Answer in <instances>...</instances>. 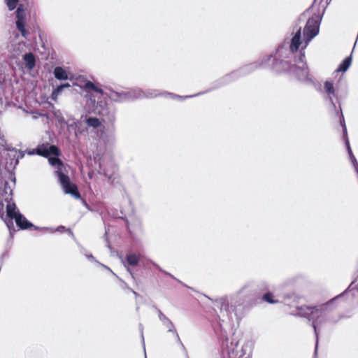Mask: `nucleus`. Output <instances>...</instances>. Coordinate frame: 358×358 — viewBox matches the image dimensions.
Returning a JSON list of instances; mask_svg holds the SVG:
<instances>
[{"label": "nucleus", "instance_id": "9d476101", "mask_svg": "<svg viewBox=\"0 0 358 358\" xmlns=\"http://www.w3.org/2000/svg\"><path fill=\"white\" fill-rule=\"evenodd\" d=\"M96 113L102 117L103 121L108 124H113L116 120V109L101 101L96 108Z\"/></svg>", "mask_w": 358, "mask_h": 358}, {"label": "nucleus", "instance_id": "f3484780", "mask_svg": "<svg viewBox=\"0 0 358 358\" xmlns=\"http://www.w3.org/2000/svg\"><path fill=\"white\" fill-rule=\"evenodd\" d=\"M84 89L87 92H90L91 91L99 93L101 94H105L102 89L96 87L92 82L87 81L84 85Z\"/></svg>", "mask_w": 358, "mask_h": 358}, {"label": "nucleus", "instance_id": "79ce46f5", "mask_svg": "<svg viewBox=\"0 0 358 358\" xmlns=\"http://www.w3.org/2000/svg\"><path fill=\"white\" fill-rule=\"evenodd\" d=\"M141 337H142V340H143V346L145 347V343H144V336L143 334V327H142V325L141 324Z\"/></svg>", "mask_w": 358, "mask_h": 358}, {"label": "nucleus", "instance_id": "412c9836", "mask_svg": "<svg viewBox=\"0 0 358 358\" xmlns=\"http://www.w3.org/2000/svg\"><path fill=\"white\" fill-rule=\"evenodd\" d=\"M69 87H70V85L67 83L61 84L60 85H58L56 88L54 89V90L52 92V94H51L52 99L56 100L57 99L58 96L63 91V90L64 88H69Z\"/></svg>", "mask_w": 358, "mask_h": 358}, {"label": "nucleus", "instance_id": "58836bf2", "mask_svg": "<svg viewBox=\"0 0 358 358\" xmlns=\"http://www.w3.org/2000/svg\"><path fill=\"white\" fill-rule=\"evenodd\" d=\"M309 12V10H307L305 13H303V14H301L299 18V20L301 21V20H304L305 18L306 17V15L307 13Z\"/></svg>", "mask_w": 358, "mask_h": 358}, {"label": "nucleus", "instance_id": "e433bc0d", "mask_svg": "<svg viewBox=\"0 0 358 358\" xmlns=\"http://www.w3.org/2000/svg\"><path fill=\"white\" fill-rule=\"evenodd\" d=\"M100 169H101V171L103 172V174L106 176V177H108V179H110L111 178V176L110 174H108L106 171L105 169H102V166L101 165H100Z\"/></svg>", "mask_w": 358, "mask_h": 358}, {"label": "nucleus", "instance_id": "dca6fc26", "mask_svg": "<svg viewBox=\"0 0 358 358\" xmlns=\"http://www.w3.org/2000/svg\"><path fill=\"white\" fill-rule=\"evenodd\" d=\"M53 74L56 79L59 80H66L69 78L66 71L61 66H57L54 69Z\"/></svg>", "mask_w": 358, "mask_h": 358}, {"label": "nucleus", "instance_id": "f704fd0d", "mask_svg": "<svg viewBox=\"0 0 358 358\" xmlns=\"http://www.w3.org/2000/svg\"><path fill=\"white\" fill-rule=\"evenodd\" d=\"M67 127H68V130L69 131H70V130H76V122H72L71 124H67Z\"/></svg>", "mask_w": 358, "mask_h": 358}, {"label": "nucleus", "instance_id": "9b49d317", "mask_svg": "<svg viewBox=\"0 0 358 358\" xmlns=\"http://www.w3.org/2000/svg\"><path fill=\"white\" fill-rule=\"evenodd\" d=\"M8 150L9 152L6 157V168L8 170L14 169L18 164L19 160L24 157V153L16 148H8Z\"/></svg>", "mask_w": 358, "mask_h": 358}, {"label": "nucleus", "instance_id": "5701e85b", "mask_svg": "<svg viewBox=\"0 0 358 358\" xmlns=\"http://www.w3.org/2000/svg\"><path fill=\"white\" fill-rule=\"evenodd\" d=\"M41 230L45 231H50L51 233L54 232L55 231H59V232L68 231L70 234V235L73 238H74V234H73V231L70 229H66V227L62 225L57 227L55 230L50 227H42V228H41Z\"/></svg>", "mask_w": 358, "mask_h": 358}, {"label": "nucleus", "instance_id": "7c9ffc66", "mask_svg": "<svg viewBox=\"0 0 358 358\" xmlns=\"http://www.w3.org/2000/svg\"><path fill=\"white\" fill-rule=\"evenodd\" d=\"M340 124H341V127H343V136L348 135L347 128H346L344 117H343V115L342 113H341V117H340Z\"/></svg>", "mask_w": 358, "mask_h": 358}, {"label": "nucleus", "instance_id": "de8ad7c7", "mask_svg": "<svg viewBox=\"0 0 358 358\" xmlns=\"http://www.w3.org/2000/svg\"><path fill=\"white\" fill-rule=\"evenodd\" d=\"M96 262H97V264H100V262H97V261H96Z\"/></svg>", "mask_w": 358, "mask_h": 358}, {"label": "nucleus", "instance_id": "4be33fe9", "mask_svg": "<svg viewBox=\"0 0 358 358\" xmlns=\"http://www.w3.org/2000/svg\"><path fill=\"white\" fill-rule=\"evenodd\" d=\"M352 63V56L347 57L342 63L338 66L336 71L338 72H345L350 67Z\"/></svg>", "mask_w": 358, "mask_h": 358}, {"label": "nucleus", "instance_id": "f257e3e1", "mask_svg": "<svg viewBox=\"0 0 358 358\" xmlns=\"http://www.w3.org/2000/svg\"><path fill=\"white\" fill-rule=\"evenodd\" d=\"M212 301L219 322L216 334L223 353L226 352L231 357L236 355L238 342L234 338L229 341L228 331L232 329L234 322L238 320V307L241 306L239 294L225 295Z\"/></svg>", "mask_w": 358, "mask_h": 358}, {"label": "nucleus", "instance_id": "2eb2a0df", "mask_svg": "<svg viewBox=\"0 0 358 358\" xmlns=\"http://www.w3.org/2000/svg\"><path fill=\"white\" fill-rule=\"evenodd\" d=\"M22 58L25 62L26 67L29 70L33 69L36 65L34 55L32 52H27L23 55Z\"/></svg>", "mask_w": 358, "mask_h": 358}, {"label": "nucleus", "instance_id": "f8f14e48", "mask_svg": "<svg viewBox=\"0 0 358 358\" xmlns=\"http://www.w3.org/2000/svg\"><path fill=\"white\" fill-rule=\"evenodd\" d=\"M36 155L48 158L51 155H59L60 150L55 145L43 143L36 147Z\"/></svg>", "mask_w": 358, "mask_h": 358}, {"label": "nucleus", "instance_id": "c03bdc74", "mask_svg": "<svg viewBox=\"0 0 358 358\" xmlns=\"http://www.w3.org/2000/svg\"><path fill=\"white\" fill-rule=\"evenodd\" d=\"M8 182H6L5 185H4V189H5V191H6V187H8Z\"/></svg>", "mask_w": 358, "mask_h": 358}, {"label": "nucleus", "instance_id": "bb28decb", "mask_svg": "<svg viewBox=\"0 0 358 358\" xmlns=\"http://www.w3.org/2000/svg\"><path fill=\"white\" fill-rule=\"evenodd\" d=\"M273 296L272 293L268 292L262 296V299L264 301H266L268 303H271V304H275V303H278V301L274 300L273 299Z\"/></svg>", "mask_w": 358, "mask_h": 358}, {"label": "nucleus", "instance_id": "ddd939ff", "mask_svg": "<svg viewBox=\"0 0 358 358\" xmlns=\"http://www.w3.org/2000/svg\"><path fill=\"white\" fill-rule=\"evenodd\" d=\"M322 92L324 94V99L329 101L334 109L336 110V104L334 102V98H337L335 88L331 81L327 80L324 83V89Z\"/></svg>", "mask_w": 358, "mask_h": 358}, {"label": "nucleus", "instance_id": "a18cd8bd", "mask_svg": "<svg viewBox=\"0 0 358 358\" xmlns=\"http://www.w3.org/2000/svg\"><path fill=\"white\" fill-rule=\"evenodd\" d=\"M131 290L132 291V292H133V294H134V295L138 296V293H137V292H136L135 291H134V290H132V289H131Z\"/></svg>", "mask_w": 358, "mask_h": 358}, {"label": "nucleus", "instance_id": "20e7f679", "mask_svg": "<svg viewBox=\"0 0 358 358\" xmlns=\"http://www.w3.org/2000/svg\"><path fill=\"white\" fill-rule=\"evenodd\" d=\"M301 28L299 27L294 36L289 41L285 40L276 50L275 57L272 54L262 56L257 62L259 68H268L271 66L273 69V59H286L291 57L295 52H298L301 45Z\"/></svg>", "mask_w": 358, "mask_h": 358}, {"label": "nucleus", "instance_id": "a878e982", "mask_svg": "<svg viewBox=\"0 0 358 358\" xmlns=\"http://www.w3.org/2000/svg\"><path fill=\"white\" fill-rule=\"evenodd\" d=\"M15 15L17 20H24L25 11L24 8V6L22 4H20L17 7V10L15 11Z\"/></svg>", "mask_w": 358, "mask_h": 358}, {"label": "nucleus", "instance_id": "c85d7f7f", "mask_svg": "<svg viewBox=\"0 0 358 358\" xmlns=\"http://www.w3.org/2000/svg\"><path fill=\"white\" fill-rule=\"evenodd\" d=\"M152 264H153L154 266H155L157 269H159L161 272H162L163 273H164L165 275H167L170 277H171L172 278L175 279L176 280H177L178 282L181 283L182 285H183L184 286L187 287L182 282H181L180 280L177 279L176 278H175L173 275H171L170 273L163 270L158 264H157L155 262H152Z\"/></svg>", "mask_w": 358, "mask_h": 358}, {"label": "nucleus", "instance_id": "37998d69", "mask_svg": "<svg viewBox=\"0 0 358 358\" xmlns=\"http://www.w3.org/2000/svg\"><path fill=\"white\" fill-rule=\"evenodd\" d=\"M127 271L129 272V273L131 275L132 278L134 279V275L132 271H131V269L129 268H127Z\"/></svg>", "mask_w": 358, "mask_h": 358}, {"label": "nucleus", "instance_id": "f03ea898", "mask_svg": "<svg viewBox=\"0 0 358 358\" xmlns=\"http://www.w3.org/2000/svg\"><path fill=\"white\" fill-rule=\"evenodd\" d=\"M342 295L343 294L320 306H297L291 312L292 315L306 318L311 322L316 337L315 351L317 348L319 331L324 327L336 324L341 318L340 315L331 309V304L333 301Z\"/></svg>", "mask_w": 358, "mask_h": 358}, {"label": "nucleus", "instance_id": "09e8293b", "mask_svg": "<svg viewBox=\"0 0 358 358\" xmlns=\"http://www.w3.org/2000/svg\"><path fill=\"white\" fill-rule=\"evenodd\" d=\"M96 262H97V264H100V262H97V261H96Z\"/></svg>", "mask_w": 358, "mask_h": 358}, {"label": "nucleus", "instance_id": "72a5a7b5", "mask_svg": "<svg viewBox=\"0 0 358 358\" xmlns=\"http://www.w3.org/2000/svg\"><path fill=\"white\" fill-rule=\"evenodd\" d=\"M258 287L261 290H267L268 289V285L266 282H261L258 285Z\"/></svg>", "mask_w": 358, "mask_h": 358}, {"label": "nucleus", "instance_id": "39448f33", "mask_svg": "<svg viewBox=\"0 0 358 358\" xmlns=\"http://www.w3.org/2000/svg\"><path fill=\"white\" fill-rule=\"evenodd\" d=\"M105 94L113 101L122 103L136 99L152 98L160 94L157 93L156 90H149L144 92L140 88H133L128 90L109 88L105 92Z\"/></svg>", "mask_w": 358, "mask_h": 358}, {"label": "nucleus", "instance_id": "6e6552de", "mask_svg": "<svg viewBox=\"0 0 358 358\" xmlns=\"http://www.w3.org/2000/svg\"><path fill=\"white\" fill-rule=\"evenodd\" d=\"M321 21L322 15L320 14H313L308 19L303 29L304 45L301 50L303 51L312 39L319 34Z\"/></svg>", "mask_w": 358, "mask_h": 358}, {"label": "nucleus", "instance_id": "a211bd4d", "mask_svg": "<svg viewBox=\"0 0 358 358\" xmlns=\"http://www.w3.org/2000/svg\"><path fill=\"white\" fill-rule=\"evenodd\" d=\"M84 89L87 92H90L91 91L99 93L101 94H105L102 89L96 87L92 82L87 81L84 85Z\"/></svg>", "mask_w": 358, "mask_h": 358}, {"label": "nucleus", "instance_id": "2f4dec72", "mask_svg": "<svg viewBox=\"0 0 358 358\" xmlns=\"http://www.w3.org/2000/svg\"><path fill=\"white\" fill-rule=\"evenodd\" d=\"M343 140H344V142H345V147H346L347 151L348 152V155H352V149L350 148V142H349V140H348V135L343 136Z\"/></svg>", "mask_w": 358, "mask_h": 358}, {"label": "nucleus", "instance_id": "393cba45", "mask_svg": "<svg viewBox=\"0 0 358 358\" xmlns=\"http://www.w3.org/2000/svg\"><path fill=\"white\" fill-rule=\"evenodd\" d=\"M210 90H206V92H202L197 93L196 94L185 96H182L177 95V94H175L173 93H169V92H166V94H167L168 96H169L172 99H180V100H184V99H188V98H192V97H194V96H199V95L203 94H204L206 92H208Z\"/></svg>", "mask_w": 358, "mask_h": 358}, {"label": "nucleus", "instance_id": "1a4fd4ad", "mask_svg": "<svg viewBox=\"0 0 358 358\" xmlns=\"http://www.w3.org/2000/svg\"><path fill=\"white\" fill-rule=\"evenodd\" d=\"M258 69L257 62H252L246 64L240 69L231 72L229 74L225 75L221 79L218 80V85L217 87H220L222 85H227L231 82H233L241 77L245 76L250 73L253 72Z\"/></svg>", "mask_w": 358, "mask_h": 358}, {"label": "nucleus", "instance_id": "4468645a", "mask_svg": "<svg viewBox=\"0 0 358 358\" xmlns=\"http://www.w3.org/2000/svg\"><path fill=\"white\" fill-rule=\"evenodd\" d=\"M158 313L159 320L162 322L163 326L167 329L168 332L173 333L176 331L175 325L172 321L166 317L159 309L156 308Z\"/></svg>", "mask_w": 358, "mask_h": 358}, {"label": "nucleus", "instance_id": "423d86ee", "mask_svg": "<svg viewBox=\"0 0 358 358\" xmlns=\"http://www.w3.org/2000/svg\"><path fill=\"white\" fill-rule=\"evenodd\" d=\"M58 157L59 155H51L48 157V159L50 164L57 169L55 173L57 176L64 192L71 194L76 199H80V194L77 186L71 181L67 175L63 173L62 170L64 168V165Z\"/></svg>", "mask_w": 358, "mask_h": 358}, {"label": "nucleus", "instance_id": "8fccbe9b", "mask_svg": "<svg viewBox=\"0 0 358 358\" xmlns=\"http://www.w3.org/2000/svg\"><path fill=\"white\" fill-rule=\"evenodd\" d=\"M357 289H358V285H357Z\"/></svg>", "mask_w": 358, "mask_h": 358}, {"label": "nucleus", "instance_id": "aec40b11", "mask_svg": "<svg viewBox=\"0 0 358 358\" xmlns=\"http://www.w3.org/2000/svg\"><path fill=\"white\" fill-rule=\"evenodd\" d=\"M85 123L89 127L94 129L98 128L101 125V122L99 118L95 117H87L85 119Z\"/></svg>", "mask_w": 358, "mask_h": 358}, {"label": "nucleus", "instance_id": "c9c22d12", "mask_svg": "<svg viewBox=\"0 0 358 358\" xmlns=\"http://www.w3.org/2000/svg\"><path fill=\"white\" fill-rule=\"evenodd\" d=\"M85 257L87 259H88L89 260H91V261H94V262H96V260L95 259V258L94 257V256L90 254V253H87V254H85Z\"/></svg>", "mask_w": 358, "mask_h": 358}, {"label": "nucleus", "instance_id": "0eeeda50", "mask_svg": "<svg viewBox=\"0 0 358 358\" xmlns=\"http://www.w3.org/2000/svg\"><path fill=\"white\" fill-rule=\"evenodd\" d=\"M6 215L9 218L8 220H5V222L10 231L11 227H13V220H15L17 226L20 229H27L34 228L35 230L40 229L38 227L34 225L31 222L27 220V218L17 209L15 203H8L6 206Z\"/></svg>", "mask_w": 358, "mask_h": 358}, {"label": "nucleus", "instance_id": "b1692460", "mask_svg": "<svg viewBox=\"0 0 358 358\" xmlns=\"http://www.w3.org/2000/svg\"><path fill=\"white\" fill-rule=\"evenodd\" d=\"M17 29L21 33L22 36L27 38L28 32L26 31L24 25V20H17L15 22Z\"/></svg>", "mask_w": 358, "mask_h": 358}, {"label": "nucleus", "instance_id": "6ab92c4d", "mask_svg": "<svg viewBox=\"0 0 358 358\" xmlns=\"http://www.w3.org/2000/svg\"><path fill=\"white\" fill-rule=\"evenodd\" d=\"M139 260V255L135 253H129L126 255V261L130 266H137L138 264Z\"/></svg>", "mask_w": 358, "mask_h": 358}, {"label": "nucleus", "instance_id": "ea45409f", "mask_svg": "<svg viewBox=\"0 0 358 358\" xmlns=\"http://www.w3.org/2000/svg\"><path fill=\"white\" fill-rule=\"evenodd\" d=\"M252 283H250V284H247L245 285H244L242 289L240 290V292H243L245 289H248L249 288L250 286H252Z\"/></svg>", "mask_w": 358, "mask_h": 358}, {"label": "nucleus", "instance_id": "7ed1b4c3", "mask_svg": "<svg viewBox=\"0 0 358 358\" xmlns=\"http://www.w3.org/2000/svg\"><path fill=\"white\" fill-rule=\"evenodd\" d=\"M296 54H297V52L289 58L293 57V61L287 59H273L272 67L273 71L276 72L287 71L292 73L299 81L306 85H313V77L309 73V70L305 61L304 51L300 50L298 57H296Z\"/></svg>", "mask_w": 358, "mask_h": 358}, {"label": "nucleus", "instance_id": "49530a36", "mask_svg": "<svg viewBox=\"0 0 358 358\" xmlns=\"http://www.w3.org/2000/svg\"><path fill=\"white\" fill-rule=\"evenodd\" d=\"M101 266H104V267H105V268H106L108 270H110V268H108V266H104L103 264H101Z\"/></svg>", "mask_w": 358, "mask_h": 358}, {"label": "nucleus", "instance_id": "4c0bfd02", "mask_svg": "<svg viewBox=\"0 0 358 358\" xmlns=\"http://www.w3.org/2000/svg\"><path fill=\"white\" fill-rule=\"evenodd\" d=\"M27 153L29 155H36V148L35 149L28 150H27Z\"/></svg>", "mask_w": 358, "mask_h": 358}, {"label": "nucleus", "instance_id": "c756f323", "mask_svg": "<svg viewBox=\"0 0 358 358\" xmlns=\"http://www.w3.org/2000/svg\"><path fill=\"white\" fill-rule=\"evenodd\" d=\"M17 3L18 1L16 0H6V3L9 10H14L17 7Z\"/></svg>", "mask_w": 358, "mask_h": 358}, {"label": "nucleus", "instance_id": "cd10ccee", "mask_svg": "<svg viewBox=\"0 0 358 358\" xmlns=\"http://www.w3.org/2000/svg\"><path fill=\"white\" fill-rule=\"evenodd\" d=\"M297 299H298L297 296L294 293L289 294H287L285 296L284 303L287 306H292V305L291 304V302L289 301L292 300L294 302H296Z\"/></svg>", "mask_w": 358, "mask_h": 358}, {"label": "nucleus", "instance_id": "473e14b6", "mask_svg": "<svg viewBox=\"0 0 358 358\" xmlns=\"http://www.w3.org/2000/svg\"><path fill=\"white\" fill-rule=\"evenodd\" d=\"M172 334L174 336V337L176 338V341L178 343V344L179 345H180L182 348H184L185 347H184V345H183V344H182V341L180 340V338L179 336V334H178L177 330L175 331V332H173Z\"/></svg>", "mask_w": 358, "mask_h": 358}, {"label": "nucleus", "instance_id": "a19ab883", "mask_svg": "<svg viewBox=\"0 0 358 358\" xmlns=\"http://www.w3.org/2000/svg\"><path fill=\"white\" fill-rule=\"evenodd\" d=\"M80 252L82 254H83L85 256V254H87L88 252H87L86 249L84 248L82 246H80Z\"/></svg>", "mask_w": 358, "mask_h": 358}]
</instances>
